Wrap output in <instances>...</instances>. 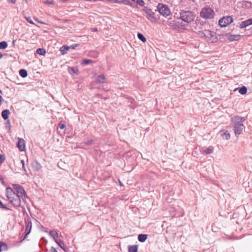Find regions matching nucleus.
Instances as JSON below:
<instances>
[{"label":"nucleus","instance_id":"obj_1","mask_svg":"<svg viewBox=\"0 0 252 252\" xmlns=\"http://www.w3.org/2000/svg\"><path fill=\"white\" fill-rule=\"evenodd\" d=\"M6 196L9 203L12 204L15 208H18L21 206V197L20 195L17 194L10 187L6 188Z\"/></svg>","mask_w":252,"mask_h":252},{"label":"nucleus","instance_id":"obj_2","mask_svg":"<svg viewBox=\"0 0 252 252\" xmlns=\"http://www.w3.org/2000/svg\"><path fill=\"white\" fill-rule=\"evenodd\" d=\"M180 15V18L185 22L188 23L193 21L195 18L194 13L189 10H182Z\"/></svg>","mask_w":252,"mask_h":252},{"label":"nucleus","instance_id":"obj_3","mask_svg":"<svg viewBox=\"0 0 252 252\" xmlns=\"http://www.w3.org/2000/svg\"><path fill=\"white\" fill-rule=\"evenodd\" d=\"M201 35L202 37H205L206 40L211 43H215L218 41V38L216 35V33H213L210 30L203 31L202 32Z\"/></svg>","mask_w":252,"mask_h":252},{"label":"nucleus","instance_id":"obj_4","mask_svg":"<svg viewBox=\"0 0 252 252\" xmlns=\"http://www.w3.org/2000/svg\"><path fill=\"white\" fill-rule=\"evenodd\" d=\"M200 16L205 19L214 18L215 12L214 10L209 6L203 8L200 12Z\"/></svg>","mask_w":252,"mask_h":252},{"label":"nucleus","instance_id":"obj_5","mask_svg":"<svg viewBox=\"0 0 252 252\" xmlns=\"http://www.w3.org/2000/svg\"><path fill=\"white\" fill-rule=\"evenodd\" d=\"M157 9L161 15L165 17L171 14V11L168 6L161 3L158 4Z\"/></svg>","mask_w":252,"mask_h":252},{"label":"nucleus","instance_id":"obj_6","mask_svg":"<svg viewBox=\"0 0 252 252\" xmlns=\"http://www.w3.org/2000/svg\"><path fill=\"white\" fill-rule=\"evenodd\" d=\"M143 10L147 14V18L152 23H156L158 22V19L155 16V12H154L151 9L145 6Z\"/></svg>","mask_w":252,"mask_h":252},{"label":"nucleus","instance_id":"obj_7","mask_svg":"<svg viewBox=\"0 0 252 252\" xmlns=\"http://www.w3.org/2000/svg\"><path fill=\"white\" fill-rule=\"evenodd\" d=\"M233 21L232 17L230 16H224L219 21V24L221 27H225Z\"/></svg>","mask_w":252,"mask_h":252},{"label":"nucleus","instance_id":"obj_8","mask_svg":"<svg viewBox=\"0 0 252 252\" xmlns=\"http://www.w3.org/2000/svg\"><path fill=\"white\" fill-rule=\"evenodd\" d=\"M233 125V130L234 131L235 135L236 137H238L240 135L245 129V126L243 124H240V123H236L235 122H232Z\"/></svg>","mask_w":252,"mask_h":252},{"label":"nucleus","instance_id":"obj_9","mask_svg":"<svg viewBox=\"0 0 252 252\" xmlns=\"http://www.w3.org/2000/svg\"><path fill=\"white\" fill-rule=\"evenodd\" d=\"M26 226V229L25 231V237L23 239L22 241L24 240L27 237V236L30 233L32 227V223L31 221H30L29 220L25 221Z\"/></svg>","mask_w":252,"mask_h":252},{"label":"nucleus","instance_id":"obj_10","mask_svg":"<svg viewBox=\"0 0 252 252\" xmlns=\"http://www.w3.org/2000/svg\"><path fill=\"white\" fill-rule=\"evenodd\" d=\"M225 36L230 41H238L240 39L241 36L240 34L233 35L229 33L226 34Z\"/></svg>","mask_w":252,"mask_h":252},{"label":"nucleus","instance_id":"obj_11","mask_svg":"<svg viewBox=\"0 0 252 252\" xmlns=\"http://www.w3.org/2000/svg\"><path fill=\"white\" fill-rule=\"evenodd\" d=\"M15 191L16 192V193L17 194L20 195V196L21 197L22 199L27 197L26 192L24 188L22 186L20 187L19 189H18L16 190Z\"/></svg>","mask_w":252,"mask_h":252},{"label":"nucleus","instance_id":"obj_12","mask_svg":"<svg viewBox=\"0 0 252 252\" xmlns=\"http://www.w3.org/2000/svg\"><path fill=\"white\" fill-rule=\"evenodd\" d=\"M246 120L245 117H241L239 116H235L233 117L231 121L232 122H235L236 123H240V124H243V122Z\"/></svg>","mask_w":252,"mask_h":252},{"label":"nucleus","instance_id":"obj_13","mask_svg":"<svg viewBox=\"0 0 252 252\" xmlns=\"http://www.w3.org/2000/svg\"><path fill=\"white\" fill-rule=\"evenodd\" d=\"M252 25V18L243 21L240 24V28L243 29Z\"/></svg>","mask_w":252,"mask_h":252},{"label":"nucleus","instance_id":"obj_14","mask_svg":"<svg viewBox=\"0 0 252 252\" xmlns=\"http://www.w3.org/2000/svg\"><path fill=\"white\" fill-rule=\"evenodd\" d=\"M17 146L19 148L20 151H24L25 148L24 140L23 139L19 138L18 141V143L17 144Z\"/></svg>","mask_w":252,"mask_h":252},{"label":"nucleus","instance_id":"obj_15","mask_svg":"<svg viewBox=\"0 0 252 252\" xmlns=\"http://www.w3.org/2000/svg\"><path fill=\"white\" fill-rule=\"evenodd\" d=\"M105 77L103 74H100L97 76L95 79V85L97 83H103L105 82Z\"/></svg>","mask_w":252,"mask_h":252},{"label":"nucleus","instance_id":"obj_16","mask_svg":"<svg viewBox=\"0 0 252 252\" xmlns=\"http://www.w3.org/2000/svg\"><path fill=\"white\" fill-rule=\"evenodd\" d=\"M236 90H238L239 93L240 94H241L242 95H244L247 94L248 89L246 86H243L241 87H239V88H237L235 89L234 91H236Z\"/></svg>","mask_w":252,"mask_h":252},{"label":"nucleus","instance_id":"obj_17","mask_svg":"<svg viewBox=\"0 0 252 252\" xmlns=\"http://www.w3.org/2000/svg\"><path fill=\"white\" fill-rule=\"evenodd\" d=\"M10 113V112L9 110H4L1 112V116L4 120H7L8 119Z\"/></svg>","mask_w":252,"mask_h":252},{"label":"nucleus","instance_id":"obj_18","mask_svg":"<svg viewBox=\"0 0 252 252\" xmlns=\"http://www.w3.org/2000/svg\"><path fill=\"white\" fill-rule=\"evenodd\" d=\"M148 238V235L145 234H140L138 235V240L139 242L143 243L146 241Z\"/></svg>","mask_w":252,"mask_h":252},{"label":"nucleus","instance_id":"obj_19","mask_svg":"<svg viewBox=\"0 0 252 252\" xmlns=\"http://www.w3.org/2000/svg\"><path fill=\"white\" fill-rule=\"evenodd\" d=\"M138 245H130L128 247V252H137Z\"/></svg>","mask_w":252,"mask_h":252},{"label":"nucleus","instance_id":"obj_20","mask_svg":"<svg viewBox=\"0 0 252 252\" xmlns=\"http://www.w3.org/2000/svg\"><path fill=\"white\" fill-rule=\"evenodd\" d=\"M69 50V46L63 45L60 48V51L62 55H65L67 53V51Z\"/></svg>","mask_w":252,"mask_h":252},{"label":"nucleus","instance_id":"obj_21","mask_svg":"<svg viewBox=\"0 0 252 252\" xmlns=\"http://www.w3.org/2000/svg\"><path fill=\"white\" fill-rule=\"evenodd\" d=\"M68 72L71 74H77L79 73V70L77 67H72L68 68Z\"/></svg>","mask_w":252,"mask_h":252},{"label":"nucleus","instance_id":"obj_22","mask_svg":"<svg viewBox=\"0 0 252 252\" xmlns=\"http://www.w3.org/2000/svg\"><path fill=\"white\" fill-rule=\"evenodd\" d=\"M49 234L50 236L53 237V238L55 240V241L56 242V240H58L57 238L58 237V233L57 231L55 230H51Z\"/></svg>","mask_w":252,"mask_h":252},{"label":"nucleus","instance_id":"obj_23","mask_svg":"<svg viewBox=\"0 0 252 252\" xmlns=\"http://www.w3.org/2000/svg\"><path fill=\"white\" fill-rule=\"evenodd\" d=\"M221 136L226 140H228L230 138V135L228 131H221Z\"/></svg>","mask_w":252,"mask_h":252},{"label":"nucleus","instance_id":"obj_24","mask_svg":"<svg viewBox=\"0 0 252 252\" xmlns=\"http://www.w3.org/2000/svg\"><path fill=\"white\" fill-rule=\"evenodd\" d=\"M56 242L58 244V245L61 248H62L65 252H66V247L63 241L61 240H56Z\"/></svg>","mask_w":252,"mask_h":252},{"label":"nucleus","instance_id":"obj_25","mask_svg":"<svg viewBox=\"0 0 252 252\" xmlns=\"http://www.w3.org/2000/svg\"><path fill=\"white\" fill-rule=\"evenodd\" d=\"M19 74L22 77L25 78L28 76V72L25 69H21L19 70Z\"/></svg>","mask_w":252,"mask_h":252},{"label":"nucleus","instance_id":"obj_26","mask_svg":"<svg viewBox=\"0 0 252 252\" xmlns=\"http://www.w3.org/2000/svg\"><path fill=\"white\" fill-rule=\"evenodd\" d=\"M137 37L139 38V39L140 40L143 42L145 43L146 42V38L144 36V35L142 33L140 32H138Z\"/></svg>","mask_w":252,"mask_h":252},{"label":"nucleus","instance_id":"obj_27","mask_svg":"<svg viewBox=\"0 0 252 252\" xmlns=\"http://www.w3.org/2000/svg\"><path fill=\"white\" fill-rule=\"evenodd\" d=\"M33 167L36 170H39L42 168V166L38 162L35 161L33 163Z\"/></svg>","mask_w":252,"mask_h":252},{"label":"nucleus","instance_id":"obj_28","mask_svg":"<svg viewBox=\"0 0 252 252\" xmlns=\"http://www.w3.org/2000/svg\"><path fill=\"white\" fill-rule=\"evenodd\" d=\"M36 53L40 55H44L46 54V50L43 48H38Z\"/></svg>","mask_w":252,"mask_h":252},{"label":"nucleus","instance_id":"obj_29","mask_svg":"<svg viewBox=\"0 0 252 252\" xmlns=\"http://www.w3.org/2000/svg\"><path fill=\"white\" fill-rule=\"evenodd\" d=\"M213 150H214L213 147L212 146H210L208 148L204 150L203 152L207 154H210L213 152Z\"/></svg>","mask_w":252,"mask_h":252},{"label":"nucleus","instance_id":"obj_30","mask_svg":"<svg viewBox=\"0 0 252 252\" xmlns=\"http://www.w3.org/2000/svg\"><path fill=\"white\" fill-rule=\"evenodd\" d=\"M8 46V44L6 41L0 42V49H5Z\"/></svg>","mask_w":252,"mask_h":252},{"label":"nucleus","instance_id":"obj_31","mask_svg":"<svg viewBox=\"0 0 252 252\" xmlns=\"http://www.w3.org/2000/svg\"><path fill=\"white\" fill-rule=\"evenodd\" d=\"M93 63L92 60H89V59H85L83 61L82 64H84V65H86V64H88L90 63Z\"/></svg>","mask_w":252,"mask_h":252},{"label":"nucleus","instance_id":"obj_32","mask_svg":"<svg viewBox=\"0 0 252 252\" xmlns=\"http://www.w3.org/2000/svg\"><path fill=\"white\" fill-rule=\"evenodd\" d=\"M135 2L141 6H143L145 4V2L143 0H136Z\"/></svg>","mask_w":252,"mask_h":252},{"label":"nucleus","instance_id":"obj_33","mask_svg":"<svg viewBox=\"0 0 252 252\" xmlns=\"http://www.w3.org/2000/svg\"><path fill=\"white\" fill-rule=\"evenodd\" d=\"M5 160V157L4 155L0 154V164H2Z\"/></svg>","mask_w":252,"mask_h":252},{"label":"nucleus","instance_id":"obj_34","mask_svg":"<svg viewBox=\"0 0 252 252\" xmlns=\"http://www.w3.org/2000/svg\"><path fill=\"white\" fill-rule=\"evenodd\" d=\"M2 247H4L5 248H7V245L4 242H0V252H1V250H2Z\"/></svg>","mask_w":252,"mask_h":252},{"label":"nucleus","instance_id":"obj_35","mask_svg":"<svg viewBox=\"0 0 252 252\" xmlns=\"http://www.w3.org/2000/svg\"><path fill=\"white\" fill-rule=\"evenodd\" d=\"M0 206L3 209L7 210H9V209L8 207H7V206L5 205H4L2 203V202H1V201L0 200Z\"/></svg>","mask_w":252,"mask_h":252},{"label":"nucleus","instance_id":"obj_36","mask_svg":"<svg viewBox=\"0 0 252 252\" xmlns=\"http://www.w3.org/2000/svg\"><path fill=\"white\" fill-rule=\"evenodd\" d=\"M54 1V0H46L44 1L43 3L46 4H52Z\"/></svg>","mask_w":252,"mask_h":252},{"label":"nucleus","instance_id":"obj_37","mask_svg":"<svg viewBox=\"0 0 252 252\" xmlns=\"http://www.w3.org/2000/svg\"><path fill=\"white\" fill-rule=\"evenodd\" d=\"M245 4H243V6L245 5V7L247 8H250L252 6V3L249 1H245Z\"/></svg>","mask_w":252,"mask_h":252},{"label":"nucleus","instance_id":"obj_38","mask_svg":"<svg viewBox=\"0 0 252 252\" xmlns=\"http://www.w3.org/2000/svg\"><path fill=\"white\" fill-rule=\"evenodd\" d=\"M26 20L30 24L34 25V23L32 21V20L31 19V17H25Z\"/></svg>","mask_w":252,"mask_h":252},{"label":"nucleus","instance_id":"obj_39","mask_svg":"<svg viewBox=\"0 0 252 252\" xmlns=\"http://www.w3.org/2000/svg\"><path fill=\"white\" fill-rule=\"evenodd\" d=\"M12 186L13 188H14V189L15 190V191H16V190H17V189H19L20 187H21V185H19V184H12Z\"/></svg>","mask_w":252,"mask_h":252},{"label":"nucleus","instance_id":"obj_40","mask_svg":"<svg viewBox=\"0 0 252 252\" xmlns=\"http://www.w3.org/2000/svg\"><path fill=\"white\" fill-rule=\"evenodd\" d=\"M65 125L62 123H60L58 125V127L62 129H63L65 127Z\"/></svg>","mask_w":252,"mask_h":252},{"label":"nucleus","instance_id":"obj_41","mask_svg":"<svg viewBox=\"0 0 252 252\" xmlns=\"http://www.w3.org/2000/svg\"><path fill=\"white\" fill-rule=\"evenodd\" d=\"M107 1H111L114 3H122L123 0H106Z\"/></svg>","mask_w":252,"mask_h":252},{"label":"nucleus","instance_id":"obj_42","mask_svg":"<svg viewBox=\"0 0 252 252\" xmlns=\"http://www.w3.org/2000/svg\"><path fill=\"white\" fill-rule=\"evenodd\" d=\"M122 3H124L126 5H130L131 4V2L129 0H123Z\"/></svg>","mask_w":252,"mask_h":252},{"label":"nucleus","instance_id":"obj_43","mask_svg":"<svg viewBox=\"0 0 252 252\" xmlns=\"http://www.w3.org/2000/svg\"><path fill=\"white\" fill-rule=\"evenodd\" d=\"M33 19L35 21L39 23H40L42 24H45V23L44 22L39 21V19L36 17H34Z\"/></svg>","mask_w":252,"mask_h":252},{"label":"nucleus","instance_id":"obj_44","mask_svg":"<svg viewBox=\"0 0 252 252\" xmlns=\"http://www.w3.org/2000/svg\"><path fill=\"white\" fill-rule=\"evenodd\" d=\"M5 126H6V127H8L10 128V123L9 120L7 121V122L5 123Z\"/></svg>","mask_w":252,"mask_h":252},{"label":"nucleus","instance_id":"obj_45","mask_svg":"<svg viewBox=\"0 0 252 252\" xmlns=\"http://www.w3.org/2000/svg\"><path fill=\"white\" fill-rule=\"evenodd\" d=\"M77 46H78V44H75V45H71V46H69V49H75V48H76V47H77Z\"/></svg>","mask_w":252,"mask_h":252},{"label":"nucleus","instance_id":"obj_46","mask_svg":"<svg viewBox=\"0 0 252 252\" xmlns=\"http://www.w3.org/2000/svg\"><path fill=\"white\" fill-rule=\"evenodd\" d=\"M8 3H11L13 4H15L16 2V0H7Z\"/></svg>","mask_w":252,"mask_h":252},{"label":"nucleus","instance_id":"obj_47","mask_svg":"<svg viewBox=\"0 0 252 252\" xmlns=\"http://www.w3.org/2000/svg\"><path fill=\"white\" fill-rule=\"evenodd\" d=\"M51 251L52 252H58V251L56 250V249L54 247L51 248Z\"/></svg>","mask_w":252,"mask_h":252},{"label":"nucleus","instance_id":"obj_48","mask_svg":"<svg viewBox=\"0 0 252 252\" xmlns=\"http://www.w3.org/2000/svg\"><path fill=\"white\" fill-rule=\"evenodd\" d=\"M231 0H224L225 2L227 4H229V3L231 2Z\"/></svg>","mask_w":252,"mask_h":252},{"label":"nucleus","instance_id":"obj_49","mask_svg":"<svg viewBox=\"0 0 252 252\" xmlns=\"http://www.w3.org/2000/svg\"><path fill=\"white\" fill-rule=\"evenodd\" d=\"M22 168L23 169V170L25 171V172H27V170L26 169V168H25V165H23L22 166Z\"/></svg>","mask_w":252,"mask_h":252},{"label":"nucleus","instance_id":"obj_50","mask_svg":"<svg viewBox=\"0 0 252 252\" xmlns=\"http://www.w3.org/2000/svg\"><path fill=\"white\" fill-rule=\"evenodd\" d=\"M92 142H93V141H88L86 144L87 145H89V144H91L92 143Z\"/></svg>","mask_w":252,"mask_h":252},{"label":"nucleus","instance_id":"obj_51","mask_svg":"<svg viewBox=\"0 0 252 252\" xmlns=\"http://www.w3.org/2000/svg\"><path fill=\"white\" fill-rule=\"evenodd\" d=\"M21 162L22 164V166L25 165V162H24V160L23 159L21 160Z\"/></svg>","mask_w":252,"mask_h":252},{"label":"nucleus","instance_id":"obj_52","mask_svg":"<svg viewBox=\"0 0 252 252\" xmlns=\"http://www.w3.org/2000/svg\"><path fill=\"white\" fill-rule=\"evenodd\" d=\"M3 101L2 96L0 95V102L1 103Z\"/></svg>","mask_w":252,"mask_h":252},{"label":"nucleus","instance_id":"obj_53","mask_svg":"<svg viewBox=\"0 0 252 252\" xmlns=\"http://www.w3.org/2000/svg\"><path fill=\"white\" fill-rule=\"evenodd\" d=\"M15 40H13V41H12V44L14 46H15Z\"/></svg>","mask_w":252,"mask_h":252},{"label":"nucleus","instance_id":"obj_54","mask_svg":"<svg viewBox=\"0 0 252 252\" xmlns=\"http://www.w3.org/2000/svg\"><path fill=\"white\" fill-rule=\"evenodd\" d=\"M2 57H3L2 54L1 53H0V59H1L2 58Z\"/></svg>","mask_w":252,"mask_h":252},{"label":"nucleus","instance_id":"obj_55","mask_svg":"<svg viewBox=\"0 0 252 252\" xmlns=\"http://www.w3.org/2000/svg\"><path fill=\"white\" fill-rule=\"evenodd\" d=\"M62 2H65L67 0H61Z\"/></svg>","mask_w":252,"mask_h":252},{"label":"nucleus","instance_id":"obj_56","mask_svg":"<svg viewBox=\"0 0 252 252\" xmlns=\"http://www.w3.org/2000/svg\"><path fill=\"white\" fill-rule=\"evenodd\" d=\"M132 1L135 2L136 1V0H131Z\"/></svg>","mask_w":252,"mask_h":252},{"label":"nucleus","instance_id":"obj_57","mask_svg":"<svg viewBox=\"0 0 252 252\" xmlns=\"http://www.w3.org/2000/svg\"><path fill=\"white\" fill-rule=\"evenodd\" d=\"M0 93L2 94V91L1 90H0Z\"/></svg>","mask_w":252,"mask_h":252},{"label":"nucleus","instance_id":"obj_58","mask_svg":"<svg viewBox=\"0 0 252 252\" xmlns=\"http://www.w3.org/2000/svg\"><path fill=\"white\" fill-rule=\"evenodd\" d=\"M96 88L99 89V87L98 86H97V87L95 86V89Z\"/></svg>","mask_w":252,"mask_h":252},{"label":"nucleus","instance_id":"obj_59","mask_svg":"<svg viewBox=\"0 0 252 252\" xmlns=\"http://www.w3.org/2000/svg\"><path fill=\"white\" fill-rule=\"evenodd\" d=\"M92 31H94V29H92Z\"/></svg>","mask_w":252,"mask_h":252},{"label":"nucleus","instance_id":"obj_60","mask_svg":"<svg viewBox=\"0 0 252 252\" xmlns=\"http://www.w3.org/2000/svg\"><path fill=\"white\" fill-rule=\"evenodd\" d=\"M249 170H250V172H252V170H251L249 169Z\"/></svg>","mask_w":252,"mask_h":252},{"label":"nucleus","instance_id":"obj_61","mask_svg":"<svg viewBox=\"0 0 252 252\" xmlns=\"http://www.w3.org/2000/svg\"><path fill=\"white\" fill-rule=\"evenodd\" d=\"M97 32V28H95V32Z\"/></svg>","mask_w":252,"mask_h":252},{"label":"nucleus","instance_id":"obj_62","mask_svg":"<svg viewBox=\"0 0 252 252\" xmlns=\"http://www.w3.org/2000/svg\"><path fill=\"white\" fill-rule=\"evenodd\" d=\"M120 185L122 186V184L120 182Z\"/></svg>","mask_w":252,"mask_h":252},{"label":"nucleus","instance_id":"obj_63","mask_svg":"<svg viewBox=\"0 0 252 252\" xmlns=\"http://www.w3.org/2000/svg\"><path fill=\"white\" fill-rule=\"evenodd\" d=\"M25 0L27 1V0Z\"/></svg>","mask_w":252,"mask_h":252}]
</instances>
